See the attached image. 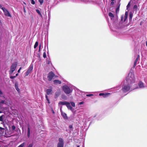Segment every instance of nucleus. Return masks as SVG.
Wrapping results in <instances>:
<instances>
[{
    "label": "nucleus",
    "mask_w": 147,
    "mask_h": 147,
    "mask_svg": "<svg viewBox=\"0 0 147 147\" xmlns=\"http://www.w3.org/2000/svg\"><path fill=\"white\" fill-rule=\"evenodd\" d=\"M135 81V78L133 73L131 72H129L126 78L125 83L131 84L134 83Z\"/></svg>",
    "instance_id": "nucleus-1"
},
{
    "label": "nucleus",
    "mask_w": 147,
    "mask_h": 147,
    "mask_svg": "<svg viewBox=\"0 0 147 147\" xmlns=\"http://www.w3.org/2000/svg\"><path fill=\"white\" fill-rule=\"evenodd\" d=\"M62 89L64 92L66 94H71L73 91V88L71 86L65 85L62 87Z\"/></svg>",
    "instance_id": "nucleus-2"
},
{
    "label": "nucleus",
    "mask_w": 147,
    "mask_h": 147,
    "mask_svg": "<svg viewBox=\"0 0 147 147\" xmlns=\"http://www.w3.org/2000/svg\"><path fill=\"white\" fill-rule=\"evenodd\" d=\"M18 63L17 62H15L11 65V66L10 70L9 71V74H12L13 71L15 70L17 66Z\"/></svg>",
    "instance_id": "nucleus-3"
},
{
    "label": "nucleus",
    "mask_w": 147,
    "mask_h": 147,
    "mask_svg": "<svg viewBox=\"0 0 147 147\" xmlns=\"http://www.w3.org/2000/svg\"><path fill=\"white\" fill-rule=\"evenodd\" d=\"M130 84H128V83H126L122 87V90L124 92H126L129 90L130 88V87L129 85Z\"/></svg>",
    "instance_id": "nucleus-4"
},
{
    "label": "nucleus",
    "mask_w": 147,
    "mask_h": 147,
    "mask_svg": "<svg viewBox=\"0 0 147 147\" xmlns=\"http://www.w3.org/2000/svg\"><path fill=\"white\" fill-rule=\"evenodd\" d=\"M55 75L53 71H51L49 72L47 76L48 81H51Z\"/></svg>",
    "instance_id": "nucleus-5"
},
{
    "label": "nucleus",
    "mask_w": 147,
    "mask_h": 147,
    "mask_svg": "<svg viewBox=\"0 0 147 147\" xmlns=\"http://www.w3.org/2000/svg\"><path fill=\"white\" fill-rule=\"evenodd\" d=\"M1 9L3 11L4 13V14L5 16L7 17H11V16L8 11L4 7H1Z\"/></svg>",
    "instance_id": "nucleus-6"
},
{
    "label": "nucleus",
    "mask_w": 147,
    "mask_h": 147,
    "mask_svg": "<svg viewBox=\"0 0 147 147\" xmlns=\"http://www.w3.org/2000/svg\"><path fill=\"white\" fill-rule=\"evenodd\" d=\"M33 69V65L32 64H30L28 69L25 73V76H28L29 74L31 73L32 70Z\"/></svg>",
    "instance_id": "nucleus-7"
},
{
    "label": "nucleus",
    "mask_w": 147,
    "mask_h": 147,
    "mask_svg": "<svg viewBox=\"0 0 147 147\" xmlns=\"http://www.w3.org/2000/svg\"><path fill=\"white\" fill-rule=\"evenodd\" d=\"M59 141L57 147H63L64 143L63 139L61 138H59Z\"/></svg>",
    "instance_id": "nucleus-8"
},
{
    "label": "nucleus",
    "mask_w": 147,
    "mask_h": 147,
    "mask_svg": "<svg viewBox=\"0 0 147 147\" xmlns=\"http://www.w3.org/2000/svg\"><path fill=\"white\" fill-rule=\"evenodd\" d=\"M60 110L61 113V115L65 119H68L65 113L63 112L62 111V109L61 108H60Z\"/></svg>",
    "instance_id": "nucleus-9"
},
{
    "label": "nucleus",
    "mask_w": 147,
    "mask_h": 147,
    "mask_svg": "<svg viewBox=\"0 0 147 147\" xmlns=\"http://www.w3.org/2000/svg\"><path fill=\"white\" fill-rule=\"evenodd\" d=\"M109 16L111 18V20H113V21H114V18H115V21H116V20H117V17L116 16L115 17L114 14L112 13H111V12L109 13Z\"/></svg>",
    "instance_id": "nucleus-10"
},
{
    "label": "nucleus",
    "mask_w": 147,
    "mask_h": 147,
    "mask_svg": "<svg viewBox=\"0 0 147 147\" xmlns=\"http://www.w3.org/2000/svg\"><path fill=\"white\" fill-rule=\"evenodd\" d=\"M52 87H50L49 89L46 90V92L47 94L48 95L51 94L52 93Z\"/></svg>",
    "instance_id": "nucleus-11"
},
{
    "label": "nucleus",
    "mask_w": 147,
    "mask_h": 147,
    "mask_svg": "<svg viewBox=\"0 0 147 147\" xmlns=\"http://www.w3.org/2000/svg\"><path fill=\"white\" fill-rule=\"evenodd\" d=\"M138 86L137 88H135L133 89H134L136 88H143L144 87V85L143 83L141 82L140 81L138 83Z\"/></svg>",
    "instance_id": "nucleus-12"
},
{
    "label": "nucleus",
    "mask_w": 147,
    "mask_h": 147,
    "mask_svg": "<svg viewBox=\"0 0 147 147\" xmlns=\"http://www.w3.org/2000/svg\"><path fill=\"white\" fill-rule=\"evenodd\" d=\"M30 127L29 125H28V126L27 132V136L28 138H29L30 137Z\"/></svg>",
    "instance_id": "nucleus-13"
},
{
    "label": "nucleus",
    "mask_w": 147,
    "mask_h": 147,
    "mask_svg": "<svg viewBox=\"0 0 147 147\" xmlns=\"http://www.w3.org/2000/svg\"><path fill=\"white\" fill-rule=\"evenodd\" d=\"M57 76H56V84H60L61 83V78H60V79H57Z\"/></svg>",
    "instance_id": "nucleus-14"
},
{
    "label": "nucleus",
    "mask_w": 147,
    "mask_h": 147,
    "mask_svg": "<svg viewBox=\"0 0 147 147\" xmlns=\"http://www.w3.org/2000/svg\"><path fill=\"white\" fill-rule=\"evenodd\" d=\"M66 106L71 111L72 110L73 108L70 106V103L69 102H67L66 105Z\"/></svg>",
    "instance_id": "nucleus-15"
},
{
    "label": "nucleus",
    "mask_w": 147,
    "mask_h": 147,
    "mask_svg": "<svg viewBox=\"0 0 147 147\" xmlns=\"http://www.w3.org/2000/svg\"><path fill=\"white\" fill-rule=\"evenodd\" d=\"M67 102L66 101H60L59 103V104L60 105H66L67 103Z\"/></svg>",
    "instance_id": "nucleus-16"
},
{
    "label": "nucleus",
    "mask_w": 147,
    "mask_h": 147,
    "mask_svg": "<svg viewBox=\"0 0 147 147\" xmlns=\"http://www.w3.org/2000/svg\"><path fill=\"white\" fill-rule=\"evenodd\" d=\"M36 12L41 17H42V15L41 14V13L39 10L38 9H36Z\"/></svg>",
    "instance_id": "nucleus-17"
},
{
    "label": "nucleus",
    "mask_w": 147,
    "mask_h": 147,
    "mask_svg": "<svg viewBox=\"0 0 147 147\" xmlns=\"http://www.w3.org/2000/svg\"><path fill=\"white\" fill-rule=\"evenodd\" d=\"M127 12H126L125 13V16H124V22H125L126 19L127 18Z\"/></svg>",
    "instance_id": "nucleus-18"
},
{
    "label": "nucleus",
    "mask_w": 147,
    "mask_h": 147,
    "mask_svg": "<svg viewBox=\"0 0 147 147\" xmlns=\"http://www.w3.org/2000/svg\"><path fill=\"white\" fill-rule=\"evenodd\" d=\"M15 86L16 90H17V91L18 92L19 91L20 89L18 88V84L17 83H16L15 85Z\"/></svg>",
    "instance_id": "nucleus-19"
},
{
    "label": "nucleus",
    "mask_w": 147,
    "mask_h": 147,
    "mask_svg": "<svg viewBox=\"0 0 147 147\" xmlns=\"http://www.w3.org/2000/svg\"><path fill=\"white\" fill-rule=\"evenodd\" d=\"M38 45V41L36 42L34 46V48L36 49Z\"/></svg>",
    "instance_id": "nucleus-20"
},
{
    "label": "nucleus",
    "mask_w": 147,
    "mask_h": 147,
    "mask_svg": "<svg viewBox=\"0 0 147 147\" xmlns=\"http://www.w3.org/2000/svg\"><path fill=\"white\" fill-rule=\"evenodd\" d=\"M26 144L25 142H24L20 145H19L18 147H24Z\"/></svg>",
    "instance_id": "nucleus-21"
},
{
    "label": "nucleus",
    "mask_w": 147,
    "mask_h": 147,
    "mask_svg": "<svg viewBox=\"0 0 147 147\" xmlns=\"http://www.w3.org/2000/svg\"><path fill=\"white\" fill-rule=\"evenodd\" d=\"M45 97H46V100H47L48 103L49 104H50V102L49 100V99L48 97V96L47 95H46Z\"/></svg>",
    "instance_id": "nucleus-22"
},
{
    "label": "nucleus",
    "mask_w": 147,
    "mask_h": 147,
    "mask_svg": "<svg viewBox=\"0 0 147 147\" xmlns=\"http://www.w3.org/2000/svg\"><path fill=\"white\" fill-rule=\"evenodd\" d=\"M138 58H136V60L135 61L134 64V67H135L138 61Z\"/></svg>",
    "instance_id": "nucleus-23"
},
{
    "label": "nucleus",
    "mask_w": 147,
    "mask_h": 147,
    "mask_svg": "<svg viewBox=\"0 0 147 147\" xmlns=\"http://www.w3.org/2000/svg\"><path fill=\"white\" fill-rule=\"evenodd\" d=\"M110 94V93H105L104 94V95H103L102 96L103 97H106L107 96H108Z\"/></svg>",
    "instance_id": "nucleus-24"
},
{
    "label": "nucleus",
    "mask_w": 147,
    "mask_h": 147,
    "mask_svg": "<svg viewBox=\"0 0 147 147\" xmlns=\"http://www.w3.org/2000/svg\"><path fill=\"white\" fill-rule=\"evenodd\" d=\"M46 63L50 65L51 64V65H52L51 61L47 59Z\"/></svg>",
    "instance_id": "nucleus-25"
},
{
    "label": "nucleus",
    "mask_w": 147,
    "mask_h": 147,
    "mask_svg": "<svg viewBox=\"0 0 147 147\" xmlns=\"http://www.w3.org/2000/svg\"><path fill=\"white\" fill-rule=\"evenodd\" d=\"M34 144L33 143L30 144L27 147H33Z\"/></svg>",
    "instance_id": "nucleus-26"
},
{
    "label": "nucleus",
    "mask_w": 147,
    "mask_h": 147,
    "mask_svg": "<svg viewBox=\"0 0 147 147\" xmlns=\"http://www.w3.org/2000/svg\"><path fill=\"white\" fill-rule=\"evenodd\" d=\"M38 1L40 3V5H42L43 2V0H38Z\"/></svg>",
    "instance_id": "nucleus-27"
},
{
    "label": "nucleus",
    "mask_w": 147,
    "mask_h": 147,
    "mask_svg": "<svg viewBox=\"0 0 147 147\" xmlns=\"http://www.w3.org/2000/svg\"><path fill=\"white\" fill-rule=\"evenodd\" d=\"M31 3L33 5H34L35 3V2L34 0H30Z\"/></svg>",
    "instance_id": "nucleus-28"
},
{
    "label": "nucleus",
    "mask_w": 147,
    "mask_h": 147,
    "mask_svg": "<svg viewBox=\"0 0 147 147\" xmlns=\"http://www.w3.org/2000/svg\"><path fill=\"white\" fill-rule=\"evenodd\" d=\"M58 91V92H57V94H56V96H58L61 94V91L59 90Z\"/></svg>",
    "instance_id": "nucleus-29"
},
{
    "label": "nucleus",
    "mask_w": 147,
    "mask_h": 147,
    "mask_svg": "<svg viewBox=\"0 0 147 147\" xmlns=\"http://www.w3.org/2000/svg\"><path fill=\"white\" fill-rule=\"evenodd\" d=\"M43 57L44 58H45L46 57L47 55H46V52L45 51L43 53Z\"/></svg>",
    "instance_id": "nucleus-30"
},
{
    "label": "nucleus",
    "mask_w": 147,
    "mask_h": 147,
    "mask_svg": "<svg viewBox=\"0 0 147 147\" xmlns=\"http://www.w3.org/2000/svg\"><path fill=\"white\" fill-rule=\"evenodd\" d=\"M11 129L13 131H14L16 129V127L15 125H13L11 127Z\"/></svg>",
    "instance_id": "nucleus-31"
},
{
    "label": "nucleus",
    "mask_w": 147,
    "mask_h": 147,
    "mask_svg": "<svg viewBox=\"0 0 147 147\" xmlns=\"http://www.w3.org/2000/svg\"><path fill=\"white\" fill-rule=\"evenodd\" d=\"M0 121L2 122L3 121V116L1 115L0 116Z\"/></svg>",
    "instance_id": "nucleus-32"
},
{
    "label": "nucleus",
    "mask_w": 147,
    "mask_h": 147,
    "mask_svg": "<svg viewBox=\"0 0 147 147\" xmlns=\"http://www.w3.org/2000/svg\"><path fill=\"white\" fill-rule=\"evenodd\" d=\"M5 103V101L4 100H2L0 101V105H1V104H4Z\"/></svg>",
    "instance_id": "nucleus-33"
},
{
    "label": "nucleus",
    "mask_w": 147,
    "mask_h": 147,
    "mask_svg": "<svg viewBox=\"0 0 147 147\" xmlns=\"http://www.w3.org/2000/svg\"><path fill=\"white\" fill-rule=\"evenodd\" d=\"M133 17V15L131 13H130L129 14V19L131 20Z\"/></svg>",
    "instance_id": "nucleus-34"
},
{
    "label": "nucleus",
    "mask_w": 147,
    "mask_h": 147,
    "mask_svg": "<svg viewBox=\"0 0 147 147\" xmlns=\"http://www.w3.org/2000/svg\"><path fill=\"white\" fill-rule=\"evenodd\" d=\"M71 104L72 107H74L75 106V104L74 102H71Z\"/></svg>",
    "instance_id": "nucleus-35"
},
{
    "label": "nucleus",
    "mask_w": 147,
    "mask_h": 147,
    "mask_svg": "<svg viewBox=\"0 0 147 147\" xmlns=\"http://www.w3.org/2000/svg\"><path fill=\"white\" fill-rule=\"evenodd\" d=\"M16 78V76H11L10 77V78L11 79H13Z\"/></svg>",
    "instance_id": "nucleus-36"
},
{
    "label": "nucleus",
    "mask_w": 147,
    "mask_h": 147,
    "mask_svg": "<svg viewBox=\"0 0 147 147\" xmlns=\"http://www.w3.org/2000/svg\"><path fill=\"white\" fill-rule=\"evenodd\" d=\"M119 7H117V8H116V12L117 13L118 12H119Z\"/></svg>",
    "instance_id": "nucleus-37"
},
{
    "label": "nucleus",
    "mask_w": 147,
    "mask_h": 147,
    "mask_svg": "<svg viewBox=\"0 0 147 147\" xmlns=\"http://www.w3.org/2000/svg\"><path fill=\"white\" fill-rule=\"evenodd\" d=\"M93 94H86V96H88V97H90V96H93Z\"/></svg>",
    "instance_id": "nucleus-38"
},
{
    "label": "nucleus",
    "mask_w": 147,
    "mask_h": 147,
    "mask_svg": "<svg viewBox=\"0 0 147 147\" xmlns=\"http://www.w3.org/2000/svg\"><path fill=\"white\" fill-rule=\"evenodd\" d=\"M41 47V44H40L39 45V51H38L39 52H40V51Z\"/></svg>",
    "instance_id": "nucleus-39"
},
{
    "label": "nucleus",
    "mask_w": 147,
    "mask_h": 147,
    "mask_svg": "<svg viewBox=\"0 0 147 147\" xmlns=\"http://www.w3.org/2000/svg\"><path fill=\"white\" fill-rule=\"evenodd\" d=\"M23 11L24 13H26V11L25 9V6H23Z\"/></svg>",
    "instance_id": "nucleus-40"
},
{
    "label": "nucleus",
    "mask_w": 147,
    "mask_h": 147,
    "mask_svg": "<svg viewBox=\"0 0 147 147\" xmlns=\"http://www.w3.org/2000/svg\"><path fill=\"white\" fill-rule=\"evenodd\" d=\"M51 111L52 112V113L53 114L55 113V112H54V111L53 110V109L52 108H51Z\"/></svg>",
    "instance_id": "nucleus-41"
},
{
    "label": "nucleus",
    "mask_w": 147,
    "mask_h": 147,
    "mask_svg": "<svg viewBox=\"0 0 147 147\" xmlns=\"http://www.w3.org/2000/svg\"><path fill=\"white\" fill-rule=\"evenodd\" d=\"M48 18H49V19H48V20H50V12H49V13H48Z\"/></svg>",
    "instance_id": "nucleus-42"
},
{
    "label": "nucleus",
    "mask_w": 147,
    "mask_h": 147,
    "mask_svg": "<svg viewBox=\"0 0 147 147\" xmlns=\"http://www.w3.org/2000/svg\"><path fill=\"white\" fill-rule=\"evenodd\" d=\"M137 8V6L136 5H134V9H136Z\"/></svg>",
    "instance_id": "nucleus-43"
},
{
    "label": "nucleus",
    "mask_w": 147,
    "mask_h": 147,
    "mask_svg": "<svg viewBox=\"0 0 147 147\" xmlns=\"http://www.w3.org/2000/svg\"><path fill=\"white\" fill-rule=\"evenodd\" d=\"M22 69V67H20V68L18 69V73H19L20 72V70Z\"/></svg>",
    "instance_id": "nucleus-44"
},
{
    "label": "nucleus",
    "mask_w": 147,
    "mask_h": 147,
    "mask_svg": "<svg viewBox=\"0 0 147 147\" xmlns=\"http://www.w3.org/2000/svg\"><path fill=\"white\" fill-rule=\"evenodd\" d=\"M69 129H71L72 128H73V126H72V125H69Z\"/></svg>",
    "instance_id": "nucleus-45"
},
{
    "label": "nucleus",
    "mask_w": 147,
    "mask_h": 147,
    "mask_svg": "<svg viewBox=\"0 0 147 147\" xmlns=\"http://www.w3.org/2000/svg\"><path fill=\"white\" fill-rule=\"evenodd\" d=\"M104 93H100L99 94V95L100 96H103V95H104Z\"/></svg>",
    "instance_id": "nucleus-46"
},
{
    "label": "nucleus",
    "mask_w": 147,
    "mask_h": 147,
    "mask_svg": "<svg viewBox=\"0 0 147 147\" xmlns=\"http://www.w3.org/2000/svg\"><path fill=\"white\" fill-rule=\"evenodd\" d=\"M130 6V3L129 2L128 5H127V9L128 8V7H129Z\"/></svg>",
    "instance_id": "nucleus-47"
},
{
    "label": "nucleus",
    "mask_w": 147,
    "mask_h": 147,
    "mask_svg": "<svg viewBox=\"0 0 147 147\" xmlns=\"http://www.w3.org/2000/svg\"><path fill=\"white\" fill-rule=\"evenodd\" d=\"M79 92V94H80V93H81V91H80V90H77V91L76 92Z\"/></svg>",
    "instance_id": "nucleus-48"
},
{
    "label": "nucleus",
    "mask_w": 147,
    "mask_h": 147,
    "mask_svg": "<svg viewBox=\"0 0 147 147\" xmlns=\"http://www.w3.org/2000/svg\"><path fill=\"white\" fill-rule=\"evenodd\" d=\"M83 102H80V103L79 104L80 105H82V104H83Z\"/></svg>",
    "instance_id": "nucleus-49"
},
{
    "label": "nucleus",
    "mask_w": 147,
    "mask_h": 147,
    "mask_svg": "<svg viewBox=\"0 0 147 147\" xmlns=\"http://www.w3.org/2000/svg\"><path fill=\"white\" fill-rule=\"evenodd\" d=\"M123 16H121V20H122V21H123Z\"/></svg>",
    "instance_id": "nucleus-50"
},
{
    "label": "nucleus",
    "mask_w": 147,
    "mask_h": 147,
    "mask_svg": "<svg viewBox=\"0 0 147 147\" xmlns=\"http://www.w3.org/2000/svg\"><path fill=\"white\" fill-rule=\"evenodd\" d=\"M139 57H140V56H139V55H138V56H137V58H138V59H139Z\"/></svg>",
    "instance_id": "nucleus-51"
},
{
    "label": "nucleus",
    "mask_w": 147,
    "mask_h": 147,
    "mask_svg": "<svg viewBox=\"0 0 147 147\" xmlns=\"http://www.w3.org/2000/svg\"><path fill=\"white\" fill-rule=\"evenodd\" d=\"M4 129V128L1 127H0V130H2V129Z\"/></svg>",
    "instance_id": "nucleus-52"
},
{
    "label": "nucleus",
    "mask_w": 147,
    "mask_h": 147,
    "mask_svg": "<svg viewBox=\"0 0 147 147\" xmlns=\"http://www.w3.org/2000/svg\"><path fill=\"white\" fill-rule=\"evenodd\" d=\"M3 94V92H2L1 91H0V94Z\"/></svg>",
    "instance_id": "nucleus-53"
},
{
    "label": "nucleus",
    "mask_w": 147,
    "mask_h": 147,
    "mask_svg": "<svg viewBox=\"0 0 147 147\" xmlns=\"http://www.w3.org/2000/svg\"><path fill=\"white\" fill-rule=\"evenodd\" d=\"M2 7V5L0 4V9H1Z\"/></svg>",
    "instance_id": "nucleus-54"
},
{
    "label": "nucleus",
    "mask_w": 147,
    "mask_h": 147,
    "mask_svg": "<svg viewBox=\"0 0 147 147\" xmlns=\"http://www.w3.org/2000/svg\"><path fill=\"white\" fill-rule=\"evenodd\" d=\"M18 73L16 74V76H16V77L17 76H18Z\"/></svg>",
    "instance_id": "nucleus-55"
},
{
    "label": "nucleus",
    "mask_w": 147,
    "mask_h": 147,
    "mask_svg": "<svg viewBox=\"0 0 147 147\" xmlns=\"http://www.w3.org/2000/svg\"><path fill=\"white\" fill-rule=\"evenodd\" d=\"M54 83L55 84V80H54L53 81Z\"/></svg>",
    "instance_id": "nucleus-56"
},
{
    "label": "nucleus",
    "mask_w": 147,
    "mask_h": 147,
    "mask_svg": "<svg viewBox=\"0 0 147 147\" xmlns=\"http://www.w3.org/2000/svg\"><path fill=\"white\" fill-rule=\"evenodd\" d=\"M1 113V111L0 110V113Z\"/></svg>",
    "instance_id": "nucleus-57"
},
{
    "label": "nucleus",
    "mask_w": 147,
    "mask_h": 147,
    "mask_svg": "<svg viewBox=\"0 0 147 147\" xmlns=\"http://www.w3.org/2000/svg\"><path fill=\"white\" fill-rule=\"evenodd\" d=\"M111 0V1H114V0Z\"/></svg>",
    "instance_id": "nucleus-58"
},
{
    "label": "nucleus",
    "mask_w": 147,
    "mask_h": 147,
    "mask_svg": "<svg viewBox=\"0 0 147 147\" xmlns=\"http://www.w3.org/2000/svg\"><path fill=\"white\" fill-rule=\"evenodd\" d=\"M77 147H80V146H77Z\"/></svg>",
    "instance_id": "nucleus-59"
},
{
    "label": "nucleus",
    "mask_w": 147,
    "mask_h": 147,
    "mask_svg": "<svg viewBox=\"0 0 147 147\" xmlns=\"http://www.w3.org/2000/svg\"><path fill=\"white\" fill-rule=\"evenodd\" d=\"M24 3L25 4H26V3H25V2H24Z\"/></svg>",
    "instance_id": "nucleus-60"
},
{
    "label": "nucleus",
    "mask_w": 147,
    "mask_h": 147,
    "mask_svg": "<svg viewBox=\"0 0 147 147\" xmlns=\"http://www.w3.org/2000/svg\"><path fill=\"white\" fill-rule=\"evenodd\" d=\"M0 23H1V20H0Z\"/></svg>",
    "instance_id": "nucleus-61"
},
{
    "label": "nucleus",
    "mask_w": 147,
    "mask_h": 147,
    "mask_svg": "<svg viewBox=\"0 0 147 147\" xmlns=\"http://www.w3.org/2000/svg\"><path fill=\"white\" fill-rule=\"evenodd\" d=\"M1 90H0V91H1Z\"/></svg>",
    "instance_id": "nucleus-62"
}]
</instances>
